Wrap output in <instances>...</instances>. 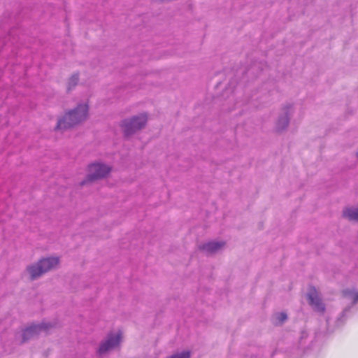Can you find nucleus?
Instances as JSON below:
<instances>
[{"instance_id":"nucleus-1","label":"nucleus","mask_w":358,"mask_h":358,"mask_svg":"<svg viewBox=\"0 0 358 358\" xmlns=\"http://www.w3.org/2000/svg\"><path fill=\"white\" fill-rule=\"evenodd\" d=\"M88 106L86 104L79 105L74 110L66 113L62 119L57 122V129H67L84 121L87 116Z\"/></svg>"},{"instance_id":"nucleus-2","label":"nucleus","mask_w":358,"mask_h":358,"mask_svg":"<svg viewBox=\"0 0 358 358\" xmlns=\"http://www.w3.org/2000/svg\"><path fill=\"white\" fill-rule=\"evenodd\" d=\"M59 264L57 257H49L40 260L37 264L28 267L27 270L32 280L55 268Z\"/></svg>"},{"instance_id":"nucleus-3","label":"nucleus","mask_w":358,"mask_h":358,"mask_svg":"<svg viewBox=\"0 0 358 358\" xmlns=\"http://www.w3.org/2000/svg\"><path fill=\"white\" fill-rule=\"evenodd\" d=\"M147 122L145 115L134 117L129 120H125L122 122V128L125 135H130L143 128Z\"/></svg>"},{"instance_id":"nucleus-4","label":"nucleus","mask_w":358,"mask_h":358,"mask_svg":"<svg viewBox=\"0 0 358 358\" xmlns=\"http://www.w3.org/2000/svg\"><path fill=\"white\" fill-rule=\"evenodd\" d=\"M122 334L120 331L115 334H109L107 339L102 342L98 349V354L103 355L108 352L109 350L117 346L122 341Z\"/></svg>"},{"instance_id":"nucleus-5","label":"nucleus","mask_w":358,"mask_h":358,"mask_svg":"<svg viewBox=\"0 0 358 358\" xmlns=\"http://www.w3.org/2000/svg\"><path fill=\"white\" fill-rule=\"evenodd\" d=\"M110 171V168L102 164H92L89 166L87 180L93 181L106 176Z\"/></svg>"},{"instance_id":"nucleus-6","label":"nucleus","mask_w":358,"mask_h":358,"mask_svg":"<svg viewBox=\"0 0 358 358\" xmlns=\"http://www.w3.org/2000/svg\"><path fill=\"white\" fill-rule=\"evenodd\" d=\"M50 327V325L47 324H41L38 325H31L29 327L24 329L23 332V341H26L28 339L37 335L42 331H47Z\"/></svg>"},{"instance_id":"nucleus-7","label":"nucleus","mask_w":358,"mask_h":358,"mask_svg":"<svg viewBox=\"0 0 358 358\" xmlns=\"http://www.w3.org/2000/svg\"><path fill=\"white\" fill-rule=\"evenodd\" d=\"M309 303L313 306L315 310L320 312L324 311V306L318 296V294L315 288L310 289L308 294Z\"/></svg>"},{"instance_id":"nucleus-8","label":"nucleus","mask_w":358,"mask_h":358,"mask_svg":"<svg viewBox=\"0 0 358 358\" xmlns=\"http://www.w3.org/2000/svg\"><path fill=\"white\" fill-rule=\"evenodd\" d=\"M224 245V242H209L200 247V250L207 253H213Z\"/></svg>"},{"instance_id":"nucleus-9","label":"nucleus","mask_w":358,"mask_h":358,"mask_svg":"<svg viewBox=\"0 0 358 358\" xmlns=\"http://www.w3.org/2000/svg\"><path fill=\"white\" fill-rule=\"evenodd\" d=\"M343 216L350 220H355L358 222V208L352 209L348 208L346 209L343 212Z\"/></svg>"},{"instance_id":"nucleus-10","label":"nucleus","mask_w":358,"mask_h":358,"mask_svg":"<svg viewBox=\"0 0 358 358\" xmlns=\"http://www.w3.org/2000/svg\"><path fill=\"white\" fill-rule=\"evenodd\" d=\"M78 82V76L77 74L73 75L68 82V90H71L74 87Z\"/></svg>"},{"instance_id":"nucleus-11","label":"nucleus","mask_w":358,"mask_h":358,"mask_svg":"<svg viewBox=\"0 0 358 358\" xmlns=\"http://www.w3.org/2000/svg\"><path fill=\"white\" fill-rule=\"evenodd\" d=\"M287 320V315L285 313H281L278 316V320L280 323H282Z\"/></svg>"},{"instance_id":"nucleus-12","label":"nucleus","mask_w":358,"mask_h":358,"mask_svg":"<svg viewBox=\"0 0 358 358\" xmlns=\"http://www.w3.org/2000/svg\"><path fill=\"white\" fill-rule=\"evenodd\" d=\"M288 124V120L287 118L284 119V127H286Z\"/></svg>"},{"instance_id":"nucleus-13","label":"nucleus","mask_w":358,"mask_h":358,"mask_svg":"<svg viewBox=\"0 0 358 358\" xmlns=\"http://www.w3.org/2000/svg\"><path fill=\"white\" fill-rule=\"evenodd\" d=\"M358 301V294H357L355 296V298H354V302H357Z\"/></svg>"},{"instance_id":"nucleus-14","label":"nucleus","mask_w":358,"mask_h":358,"mask_svg":"<svg viewBox=\"0 0 358 358\" xmlns=\"http://www.w3.org/2000/svg\"><path fill=\"white\" fill-rule=\"evenodd\" d=\"M348 294V291L344 292V294H345V295H347Z\"/></svg>"},{"instance_id":"nucleus-15","label":"nucleus","mask_w":358,"mask_h":358,"mask_svg":"<svg viewBox=\"0 0 358 358\" xmlns=\"http://www.w3.org/2000/svg\"><path fill=\"white\" fill-rule=\"evenodd\" d=\"M357 155H358V152H357Z\"/></svg>"}]
</instances>
